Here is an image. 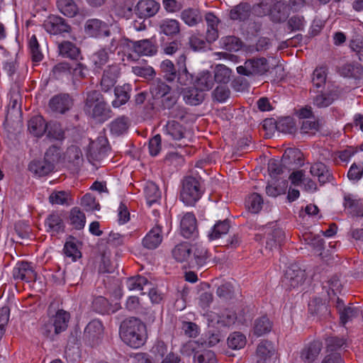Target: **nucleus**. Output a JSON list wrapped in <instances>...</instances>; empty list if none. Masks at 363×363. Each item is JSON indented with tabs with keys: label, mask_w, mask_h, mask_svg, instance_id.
Masks as SVG:
<instances>
[{
	"label": "nucleus",
	"mask_w": 363,
	"mask_h": 363,
	"mask_svg": "<svg viewBox=\"0 0 363 363\" xmlns=\"http://www.w3.org/2000/svg\"><path fill=\"white\" fill-rule=\"evenodd\" d=\"M170 87L160 79L155 80L150 88L151 94L155 99L165 97L170 94Z\"/></svg>",
	"instance_id": "nucleus-38"
},
{
	"label": "nucleus",
	"mask_w": 363,
	"mask_h": 363,
	"mask_svg": "<svg viewBox=\"0 0 363 363\" xmlns=\"http://www.w3.org/2000/svg\"><path fill=\"white\" fill-rule=\"evenodd\" d=\"M221 340V336L219 333H212L208 335L206 338H201L197 342H199L200 347L206 349V347H211L217 345Z\"/></svg>",
	"instance_id": "nucleus-62"
},
{
	"label": "nucleus",
	"mask_w": 363,
	"mask_h": 363,
	"mask_svg": "<svg viewBox=\"0 0 363 363\" xmlns=\"http://www.w3.org/2000/svg\"><path fill=\"white\" fill-rule=\"evenodd\" d=\"M180 228L182 235L186 238L196 234V220L193 213H187L183 216L180 222Z\"/></svg>",
	"instance_id": "nucleus-19"
},
{
	"label": "nucleus",
	"mask_w": 363,
	"mask_h": 363,
	"mask_svg": "<svg viewBox=\"0 0 363 363\" xmlns=\"http://www.w3.org/2000/svg\"><path fill=\"white\" fill-rule=\"evenodd\" d=\"M28 169L35 175L43 177L53 172L55 167L51 163L44 158L43 160L32 161L29 164Z\"/></svg>",
	"instance_id": "nucleus-23"
},
{
	"label": "nucleus",
	"mask_w": 363,
	"mask_h": 363,
	"mask_svg": "<svg viewBox=\"0 0 363 363\" xmlns=\"http://www.w3.org/2000/svg\"><path fill=\"white\" fill-rule=\"evenodd\" d=\"M82 162V151L75 145L69 147L62 156V164L70 169H77Z\"/></svg>",
	"instance_id": "nucleus-13"
},
{
	"label": "nucleus",
	"mask_w": 363,
	"mask_h": 363,
	"mask_svg": "<svg viewBox=\"0 0 363 363\" xmlns=\"http://www.w3.org/2000/svg\"><path fill=\"white\" fill-rule=\"evenodd\" d=\"M52 112L65 113L72 106V100L67 94H59L52 96L48 104Z\"/></svg>",
	"instance_id": "nucleus-12"
},
{
	"label": "nucleus",
	"mask_w": 363,
	"mask_h": 363,
	"mask_svg": "<svg viewBox=\"0 0 363 363\" xmlns=\"http://www.w3.org/2000/svg\"><path fill=\"white\" fill-rule=\"evenodd\" d=\"M189 258V267H202L207 259V251L201 245H191V257Z\"/></svg>",
	"instance_id": "nucleus-21"
},
{
	"label": "nucleus",
	"mask_w": 363,
	"mask_h": 363,
	"mask_svg": "<svg viewBox=\"0 0 363 363\" xmlns=\"http://www.w3.org/2000/svg\"><path fill=\"white\" fill-rule=\"evenodd\" d=\"M162 227L156 224L143 238V246L147 249L157 248L162 241Z\"/></svg>",
	"instance_id": "nucleus-20"
},
{
	"label": "nucleus",
	"mask_w": 363,
	"mask_h": 363,
	"mask_svg": "<svg viewBox=\"0 0 363 363\" xmlns=\"http://www.w3.org/2000/svg\"><path fill=\"white\" fill-rule=\"evenodd\" d=\"M340 320L342 325L352 321L354 318H361L362 313L358 307L354 306H348L347 308H343L342 311L340 313Z\"/></svg>",
	"instance_id": "nucleus-43"
},
{
	"label": "nucleus",
	"mask_w": 363,
	"mask_h": 363,
	"mask_svg": "<svg viewBox=\"0 0 363 363\" xmlns=\"http://www.w3.org/2000/svg\"><path fill=\"white\" fill-rule=\"evenodd\" d=\"M45 225L48 227V231L52 233H60L64 231V223L60 216L57 213L50 214L46 220Z\"/></svg>",
	"instance_id": "nucleus-37"
},
{
	"label": "nucleus",
	"mask_w": 363,
	"mask_h": 363,
	"mask_svg": "<svg viewBox=\"0 0 363 363\" xmlns=\"http://www.w3.org/2000/svg\"><path fill=\"white\" fill-rule=\"evenodd\" d=\"M306 279L305 270L296 264H291L286 270L283 283L289 289H298L304 284Z\"/></svg>",
	"instance_id": "nucleus-8"
},
{
	"label": "nucleus",
	"mask_w": 363,
	"mask_h": 363,
	"mask_svg": "<svg viewBox=\"0 0 363 363\" xmlns=\"http://www.w3.org/2000/svg\"><path fill=\"white\" fill-rule=\"evenodd\" d=\"M359 204V200L357 199L356 196L351 194H344L343 206L350 214L357 216H362L358 211Z\"/></svg>",
	"instance_id": "nucleus-42"
},
{
	"label": "nucleus",
	"mask_w": 363,
	"mask_h": 363,
	"mask_svg": "<svg viewBox=\"0 0 363 363\" xmlns=\"http://www.w3.org/2000/svg\"><path fill=\"white\" fill-rule=\"evenodd\" d=\"M202 191L199 182L193 177H186L182 183L180 199L186 206H193L201 198Z\"/></svg>",
	"instance_id": "nucleus-4"
},
{
	"label": "nucleus",
	"mask_w": 363,
	"mask_h": 363,
	"mask_svg": "<svg viewBox=\"0 0 363 363\" xmlns=\"http://www.w3.org/2000/svg\"><path fill=\"white\" fill-rule=\"evenodd\" d=\"M245 343V337L240 333H233L228 338V345L229 347L233 350L242 348Z\"/></svg>",
	"instance_id": "nucleus-56"
},
{
	"label": "nucleus",
	"mask_w": 363,
	"mask_h": 363,
	"mask_svg": "<svg viewBox=\"0 0 363 363\" xmlns=\"http://www.w3.org/2000/svg\"><path fill=\"white\" fill-rule=\"evenodd\" d=\"M185 352L191 351L194 353V363H216V358L214 352L211 350L200 347L199 342L194 340L188 342L184 346Z\"/></svg>",
	"instance_id": "nucleus-9"
},
{
	"label": "nucleus",
	"mask_w": 363,
	"mask_h": 363,
	"mask_svg": "<svg viewBox=\"0 0 363 363\" xmlns=\"http://www.w3.org/2000/svg\"><path fill=\"white\" fill-rule=\"evenodd\" d=\"M321 350V342L313 341L301 352V359L306 363H311L318 358Z\"/></svg>",
	"instance_id": "nucleus-24"
},
{
	"label": "nucleus",
	"mask_w": 363,
	"mask_h": 363,
	"mask_svg": "<svg viewBox=\"0 0 363 363\" xmlns=\"http://www.w3.org/2000/svg\"><path fill=\"white\" fill-rule=\"evenodd\" d=\"M310 172L313 177H316L322 184L331 182L333 180L332 173L323 163L313 164L311 167Z\"/></svg>",
	"instance_id": "nucleus-22"
},
{
	"label": "nucleus",
	"mask_w": 363,
	"mask_h": 363,
	"mask_svg": "<svg viewBox=\"0 0 363 363\" xmlns=\"http://www.w3.org/2000/svg\"><path fill=\"white\" fill-rule=\"evenodd\" d=\"M269 66L266 58L260 57L257 59L247 60L244 65L237 67L239 74L245 76L263 74L269 70Z\"/></svg>",
	"instance_id": "nucleus-7"
},
{
	"label": "nucleus",
	"mask_w": 363,
	"mask_h": 363,
	"mask_svg": "<svg viewBox=\"0 0 363 363\" xmlns=\"http://www.w3.org/2000/svg\"><path fill=\"white\" fill-rule=\"evenodd\" d=\"M326 68L324 67H317L313 73L312 82L317 88L322 87L326 81Z\"/></svg>",
	"instance_id": "nucleus-58"
},
{
	"label": "nucleus",
	"mask_w": 363,
	"mask_h": 363,
	"mask_svg": "<svg viewBox=\"0 0 363 363\" xmlns=\"http://www.w3.org/2000/svg\"><path fill=\"white\" fill-rule=\"evenodd\" d=\"M12 274L14 279H20L26 282H34L37 279L36 272L28 262L17 264L13 269Z\"/></svg>",
	"instance_id": "nucleus-14"
},
{
	"label": "nucleus",
	"mask_w": 363,
	"mask_h": 363,
	"mask_svg": "<svg viewBox=\"0 0 363 363\" xmlns=\"http://www.w3.org/2000/svg\"><path fill=\"white\" fill-rule=\"evenodd\" d=\"M272 323L267 316H262L255 320L253 328L254 334L260 337L271 331Z\"/></svg>",
	"instance_id": "nucleus-35"
},
{
	"label": "nucleus",
	"mask_w": 363,
	"mask_h": 363,
	"mask_svg": "<svg viewBox=\"0 0 363 363\" xmlns=\"http://www.w3.org/2000/svg\"><path fill=\"white\" fill-rule=\"evenodd\" d=\"M132 72L138 77L150 79L155 75L154 69L148 65H138L132 67Z\"/></svg>",
	"instance_id": "nucleus-54"
},
{
	"label": "nucleus",
	"mask_w": 363,
	"mask_h": 363,
	"mask_svg": "<svg viewBox=\"0 0 363 363\" xmlns=\"http://www.w3.org/2000/svg\"><path fill=\"white\" fill-rule=\"evenodd\" d=\"M363 176V166L361 164H352L347 172L348 179L353 182H357Z\"/></svg>",
	"instance_id": "nucleus-64"
},
{
	"label": "nucleus",
	"mask_w": 363,
	"mask_h": 363,
	"mask_svg": "<svg viewBox=\"0 0 363 363\" xmlns=\"http://www.w3.org/2000/svg\"><path fill=\"white\" fill-rule=\"evenodd\" d=\"M262 205L263 199L262 196L257 193L252 194L246 200L247 208L253 213H257L262 209Z\"/></svg>",
	"instance_id": "nucleus-48"
},
{
	"label": "nucleus",
	"mask_w": 363,
	"mask_h": 363,
	"mask_svg": "<svg viewBox=\"0 0 363 363\" xmlns=\"http://www.w3.org/2000/svg\"><path fill=\"white\" fill-rule=\"evenodd\" d=\"M69 320V313L59 309L41 325L40 333L46 339L54 340L55 336L67 329Z\"/></svg>",
	"instance_id": "nucleus-2"
},
{
	"label": "nucleus",
	"mask_w": 363,
	"mask_h": 363,
	"mask_svg": "<svg viewBox=\"0 0 363 363\" xmlns=\"http://www.w3.org/2000/svg\"><path fill=\"white\" fill-rule=\"evenodd\" d=\"M151 285L147 279L142 276L130 277L126 281V286L130 291H143L145 287L151 286Z\"/></svg>",
	"instance_id": "nucleus-41"
},
{
	"label": "nucleus",
	"mask_w": 363,
	"mask_h": 363,
	"mask_svg": "<svg viewBox=\"0 0 363 363\" xmlns=\"http://www.w3.org/2000/svg\"><path fill=\"white\" fill-rule=\"evenodd\" d=\"M145 195L149 206L157 203L161 198L158 186L152 182H147L145 186Z\"/></svg>",
	"instance_id": "nucleus-31"
},
{
	"label": "nucleus",
	"mask_w": 363,
	"mask_h": 363,
	"mask_svg": "<svg viewBox=\"0 0 363 363\" xmlns=\"http://www.w3.org/2000/svg\"><path fill=\"white\" fill-rule=\"evenodd\" d=\"M128 123L129 120L128 117H119L112 121L111 124V130L113 133L116 135H121L128 129Z\"/></svg>",
	"instance_id": "nucleus-55"
},
{
	"label": "nucleus",
	"mask_w": 363,
	"mask_h": 363,
	"mask_svg": "<svg viewBox=\"0 0 363 363\" xmlns=\"http://www.w3.org/2000/svg\"><path fill=\"white\" fill-rule=\"evenodd\" d=\"M104 326L101 321L92 320V342L98 345L104 337Z\"/></svg>",
	"instance_id": "nucleus-61"
},
{
	"label": "nucleus",
	"mask_w": 363,
	"mask_h": 363,
	"mask_svg": "<svg viewBox=\"0 0 363 363\" xmlns=\"http://www.w3.org/2000/svg\"><path fill=\"white\" fill-rule=\"evenodd\" d=\"M57 6L64 16L69 18L77 16L79 22L89 15L88 11L79 10L73 0H57Z\"/></svg>",
	"instance_id": "nucleus-10"
},
{
	"label": "nucleus",
	"mask_w": 363,
	"mask_h": 363,
	"mask_svg": "<svg viewBox=\"0 0 363 363\" xmlns=\"http://www.w3.org/2000/svg\"><path fill=\"white\" fill-rule=\"evenodd\" d=\"M64 253L73 261L81 257V252L73 242H66L63 249Z\"/></svg>",
	"instance_id": "nucleus-63"
},
{
	"label": "nucleus",
	"mask_w": 363,
	"mask_h": 363,
	"mask_svg": "<svg viewBox=\"0 0 363 363\" xmlns=\"http://www.w3.org/2000/svg\"><path fill=\"white\" fill-rule=\"evenodd\" d=\"M114 91L116 99L113 101L112 105L115 108H118L129 100L130 86L124 84L123 86H117Z\"/></svg>",
	"instance_id": "nucleus-33"
},
{
	"label": "nucleus",
	"mask_w": 363,
	"mask_h": 363,
	"mask_svg": "<svg viewBox=\"0 0 363 363\" xmlns=\"http://www.w3.org/2000/svg\"><path fill=\"white\" fill-rule=\"evenodd\" d=\"M230 229L229 223L226 220L218 222L214 225L208 236L211 240H215L220 238L223 235L228 233Z\"/></svg>",
	"instance_id": "nucleus-53"
},
{
	"label": "nucleus",
	"mask_w": 363,
	"mask_h": 363,
	"mask_svg": "<svg viewBox=\"0 0 363 363\" xmlns=\"http://www.w3.org/2000/svg\"><path fill=\"white\" fill-rule=\"evenodd\" d=\"M133 50L139 55H152L157 52V48L150 40H141L133 43Z\"/></svg>",
	"instance_id": "nucleus-26"
},
{
	"label": "nucleus",
	"mask_w": 363,
	"mask_h": 363,
	"mask_svg": "<svg viewBox=\"0 0 363 363\" xmlns=\"http://www.w3.org/2000/svg\"><path fill=\"white\" fill-rule=\"evenodd\" d=\"M110 31L107 23L98 19H92V37L101 38L108 37Z\"/></svg>",
	"instance_id": "nucleus-46"
},
{
	"label": "nucleus",
	"mask_w": 363,
	"mask_h": 363,
	"mask_svg": "<svg viewBox=\"0 0 363 363\" xmlns=\"http://www.w3.org/2000/svg\"><path fill=\"white\" fill-rule=\"evenodd\" d=\"M251 8L247 3H242L230 10V17L233 20L245 21L250 15Z\"/></svg>",
	"instance_id": "nucleus-40"
},
{
	"label": "nucleus",
	"mask_w": 363,
	"mask_h": 363,
	"mask_svg": "<svg viewBox=\"0 0 363 363\" xmlns=\"http://www.w3.org/2000/svg\"><path fill=\"white\" fill-rule=\"evenodd\" d=\"M94 261L98 264V272L100 274H111L115 270V265L111 259V251L108 247V241L99 240L94 247Z\"/></svg>",
	"instance_id": "nucleus-3"
},
{
	"label": "nucleus",
	"mask_w": 363,
	"mask_h": 363,
	"mask_svg": "<svg viewBox=\"0 0 363 363\" xmlns=\"http://www.w3.org/2000/svg\"><path fill=\"white\" fill-rule=\"evenodd\" d=\"M69 223L74 229H82L86 223L85 214L79 208H72L69 213Z\"/></svg>",
	"instance_id": "nucleus-30"
},
{
	"label": "nucleus",
	"mask_w": 363,
	"mask_h": 363,
	"mask_svg": "<svg viewBox=\"0 0 363 363\" xmlns=\"http://www.w3.org/2000/svg\"><path fill=\"white\" fill-rule=\"evenodd\" d=\"M172 256L177 262H186L189 265L191 245L186 242L177 245L172 250Z\"/></svg>",
	"instance_id": "nucleus-32"
},
{
	"label": "nucleus",
	"mask_w": 363,
	"mask_h": 363,
	"mask_svg": "<svg viewBox=\"0 0 363 363\" xmlns=\"http://www.w3.org/2000/svg\"><path fill=\"white\" fill-rule=\"evenodd\" d=\"M284 239L285 233L284 230L280 228L274 229L268 235L266 249H269L270 251L278 250Z\"/></svg>",
	"instance_id": "nucleus-29"
},
{
	"label": "nucleus",
	"mask_w": 363,
	"mask_h": 363,
	"mask_svg": "<svg viewBox=\"0 0 363 363\" xmlns=\"http://www.w3.org/2000/svg\"><path fill=\"white\" fill-rule=\"evenodd\" d=\"M47 128L44 118L41 116H36L30 118L28 123L29 132L35 137L42 136Z\"/></svg>",
	"instance_id": "nucleus-27"
},
{
	"label": "nucleus",
	"mask_w": 363,
	"mask_h": 363,
	"mask_svg": "<svg viewBox=\"0 0 363 363\" xmlns=\"http://www.w3.org/2000/svg\"><path fill=\"white\" fill-rule=\"evenodd\" d=\"M186 57L184 54H182L179 56L177 64L179 69V77L178 82L181 84H186L189 81H191L192 77L189 73L186 66Z\"/></svg>",
	"instance_id": "nucleus-39"
},
{
	"label": "nucleus",
	"mask_w": 363,
	"mask_h": 363,
	"mask_svg": "<svg viewBox=\"0 0 363 363\" xmlns=\"http://www.w3.org/2000/svg\"><path fill=\"white\" fill-rule=\"evenodd\" d=\"M182 19L189 26H194L201 21V16L196 9H188L181 13Z\"/></svg>",
	"instance_id": "nucleus-45"
},
{
	"label": "nucleus",
	"mask_w": 363,
	"mask_h": 363,
	"mask_svg": "<svg viewBox=\"0 0 363 363\" xmlns=\"http://www.w3.org/2000/svg\"><path fill=\"white\" fill-rule=\"evenodd\" d=\"M288 5L284 1H274L272 5L270 18L272 21L279 23L284 21L289 15Z\"/></svg>",
	"instance_id": "nucleus-25"
},
{
	"label": "nucleus",
	"mask_w": 363,
	"mask_h": 363,
	"mask_svg": "<svg viewBox=\"0 0 363 363\" xmlns=\"http://www.w3.org/2000/svg\"><path fill=\"white\" fill-rule=\"evenodd\" d=\"M44 158L51 163L54 167L58 163H62V156L61 155L60 148L55 145L50 147L45 153Z\"/></svg>",
	"instance_id": "nucleus-49"
},
{
	"label": "nucleus",
	"mask_w": 363,
	"mask_h": 363,
	"mask_svg": "<svg viewBox=\"0 0 363 363\" xmlns=\"http://www.w3.org/2000/svg\"><path fill=\"white\" fill-rule=\"evenodd\" d=\"M28 47L31 54V59L33 62H39L43 58V55L40 50V45L37 38L33 35L28 41Z\"/></svg>",
	"instance_id": "nucleus-50"
},
{
	"label": "nucleus",
	"mask_w": 363,
	"mask_h": 363,
	"mask_svg": "<svg viewBox=\"0 0 363 363\" xmlns=\"http://www.w3.org/2000/svg\"><path fill=\"white\" fill-rule=\"evenodd\" d=\"M213 79L209 72L199 74L195 82V86L202 92L211 89L213 86Z\"/></svg>",
	"instance_id": "nucleus-44"
},
{
	"label": "nucleus",
	"mask_w": 363,
	"mask_h": 363,
	"mask_svg": "<svg viewBox=\"0 0 363 363\" xmlns=\"http://www.w3.org/2000/svg\"><path fill=\"white\" fill-rule=\"evenodd\" d=\"M257 363H274L277 359L275 349L270 342H262L257 348Z\"/></svg>",
	"instance_id": "nucleus-15"
},
{
	"label": "nucleus",
	"mask_w": 363,
	"mask_h": 363,
	"mask_svg": "<svg viewBox=\"0 0 363 363\" xmlns=\"http://www.w3.org/2000/svg\"><path fill=\"white\" fill-rule=\"evenodd\" d=\"M275 0H261L253 7V11L257 16H270L271 9Z\"/></svg>",
	"instance_id": "nucleus-52"
},
{
	"label": "nucleus",
	"mask_w": 363,
	"mask_h": 363,
	"mask_svg": "<svg viewBox=\"0 0 363 363\" xmlns=\"http://www.w3.org/2000/svg\"><path fill=\"white\" fill-rule=\"evenodd\" d=\"M231 70L226 66L218 65L215 69L214 79L218 83L226 84L229 82Z\"/></svg>",
	"instance_id": "nucleus-51"
},
{
	"label": "nucleus",
	"mask_w": 363,
	"mask_h": 363,
	"mask_svg": "<svg viewBox=\"0 0 363 363\" xmlns=\"http://www.w3.org/2000/svg\"><path fill=\"white\" fill-rule=\"evenodd\" d=\"M184 101L189 105L196 106L201 104L203 100V94L196 87L184 89L183 93Z\"/></svg>",
	"instance_id": "nucleus-34"
},
{
	"label": "nucleus",
	"mask_w": 363,
	"mask_h": 363,
	"mask_svg": "<svg viewBox=\"0 0 363 363\" xmlns=\"http://www.w3.org/2000/svg\"><path fill=\"white\" fill-rule=\"evenodd\" d=\"M276 128L281 133L291 134L296 132V127L294 119L285 117L280 119L275 125Z\"/></svg>",
	"instance_id": "nucleus-47"
},
{
	"label": "nucleus",
	"mask_w": 363,
	"mask_h": 363,
	"mask_svg": "<svg viewBox=\"0 0 363 363\" xmlns=\"http://www.w3.org/2000/svg\"><path fill=\"white\" fill-rule=\"evenodd\" d=\"M162 71L165 74V78L167 81L172 82L176 78V71L174 65L172 61L165 60L162 62L160 65Z\"/></svg>",
	"instance_id": "nucleus-60"
},
{
	"label": "nucleus",
	"mask_w": 363,
	"mask_h": 363,
	"mask_svg": "<svg viewBox=\"0 0 363 363\" xmlns=\"http://www.w3.org/2000/svg\"><path fill=\"white\" fill-rule=\"evenodd\" d=\"M99 95L92 92V123L100 124L111 117V110L104 98H99Z\"/></svg>",
	"instance_id": "nucleus-6"
},
{
	"label": "nucleus",
	"mask_w": 363,
	"mask_h": 363,
	"mask_svg": "<svg viewBox=\"0 0 363 363\" xmlns=\"http://www.w3.org/2000/svg\"><path fill=\"white\" fill-rule=\"evenodd\" d=\"M208 320L213 326L218 328L230 327L234 325H243L245 322L244 315L232 311H225L221 315L211 312L208 314Z\"/></svg>",
	"instance_id": "nucleus-5"
},
{
	"label": "nucleus",
	"mask_w": 363,
	"mask_h": 363,
	"mask_svg": "<svg viewBox=\"0 0 363 363\" xmlns=\"http://www.w3.org/2000/svg\"><path fill=\"white\" fill-rule=\"evenodd\" d=\"M119 333L121 340L133 348L143 346L147 337L145 325L135 318L123 320L121 324Z\"/></svg>",
	"instance_id": "nucleus-1"
},
{
	"label": "nucleus",
	"mask_w": 363,
	"mask_h": 363,
	"mask_svg": "<svg viewBox=\"0 0 363 363\" xmlns=\"http://www.w3.org/2000/svg\"><path fill=\"white\" fill-rule=\"evenodd\" d=\"M60 54L64 57L77 60L79 55V49L69 41H64L58 45Z\"/></svg>",
	"instance_id": "nucleus-36"
},
{
	"label": "nucleus",
	"mask_w": 363,
	"mask_h": 363,
	"mask_svg": "<svg viewBox=\"0 0 363 363\" xmlns=\"http://www.w3.org/2000/svg\"><path fill=\"white\" fill-rule=\"evenodd\" d=\"M287 188V182L282 181L277 186L269 184L266 186V193L268 196L272 197H277L281 194H285Z\"/></svg>",
	"instance_id": "nucleus-59"
},
{
	"label": "nucleus",
	"mask_w": 363,
	"mask_h": 363,
	"mask_svg": "<svg viewBox=\"0 0 363 363\" xmlns=\"http://www.w3.org/2000/svg\"><path fill=\"white\" fill-rule=\"evenodd\" d=\"M120 74L119 67L116 65H111L104 72L101 79V86L102 90L108 91L113 87L116 79Z\"/></svg>",
	"instance_id": "nucleus-16"
},
{
	"label": "nucleus",
	"mask_w": 363,
	"mask_h": 363,
	"mask_svg": "<svg viewBox=\"0 0 363 363\" xmlns=\"http://www.w3.org/2000/svg\"><path fill=\"white\" fill-rule=\"evenodd\" d=\"M45 30L52 35H58L64 33H69L71 27L66 21L57 16H50L44 22Z\"/></svg>",
	"instance_id": "nucleus-11"
},
{
	"label": "nucleus",
	"mask_w": 363,
	"mask_h": 363,
	"mask_svg": "<svg viewBox=\"0 0 363 363\" xmlns=\"http://www.w3.org/2000/svg\"><path fill=\"white\" fill-rule=\"evenodd\" d=\"M336 96L335 94L332 93L320 94L315 97L313 104L319 108L327 107L333 102Z\"/></svg>",
	"instance_id": "nucleus-57"
},
{
	"label": "nucleus",
	"mask_w": 363,
	"mask_h": 363,
	"mask_svg": "<svg viewBox=\"0 0 363 363\" xmlns=\"http://www.w3.org/2000/svg\"><path fill=\"white\" fill-rule=\"evenodd\" d=\"M160 30L165 35L174 36L180 32V23L175 19L165 18L160 23Z\"/></svg>",
	"instance_id": "nucleus-28"
},
{
	"label": "nucleus",
	"mask_w": 363,
	"mask_h": 363,
	"mask_svg": "<svg viewBox=\"0 0 363 363\" xmlns=\"http://www.w3.org/2000/svg\"><path fill=\"white\" fill-rule=\"evenodd\" d=\"M164 134L168 140H180L186 138L184 128L175 121H168L164 127Z\"/></svg>",
	"instance_id": "nucleus-18"
},
{
	"label": "nucleus",
	"mask_w": 363,
	"mask_h": 363,
	"mask_svg": "<svg viewBox=\"0 0 363 363\" xmlns=\"http://www.w3.org/2000/svg\"><path fill=\"white\" fill-rule=\"evenodd\" d=\"M160 7V4L155 0H140L136 6V13L140 18H149L155 16Z\"/></svg>",
	"instance_id": "nucleus-17"
}]
</instances>
